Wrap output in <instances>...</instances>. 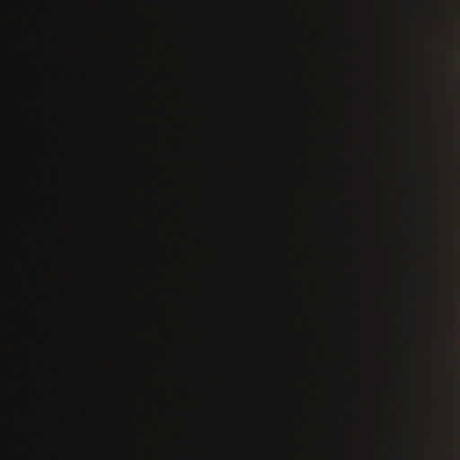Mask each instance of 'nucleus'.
Returning a JSON list of instances; mask_svg holds the SVG:
<instances>
[{"instance_id": "20e7f679", "label": "nucleus", "mask_w": 460, "mask_h": 460, "mask_svg": "<svg viewBox=\"0 0 460 460\" xmlns=\"http://www.w3.org/2000/svg\"><path fill=\"white\" fill-rule=\"evenodd\" d=\"M22 253L25 257V260L26 261H28V256H29V250H28V247L26 245H22Z\"/></svg>"}, {"instance_id": "f257e3e1", "label": "nucleus", "mask_w": 460, "mask_h": 460, "mask_svg": "<svg viewBox=\"0 0 460 460\" xmlns=\"http://www.w3.org/2000/svg\"><path fill=\"white\" fill-rule=\"evenodd\" d=\"M36 27L37 22L35 19L31 18L28 22L20 21L16 24L20 42L23 43L31 36V31Z\"/></svg>"}, {"instance_id": "f03ea898", "label": "nucleus", "mask_w": 460, "mask_h": 460, "mask_svg": "<svg viewBox=\"0 0 460 460\" xmlns=\"http://www.w3.org/2000/svg\"><path fill=\"white\" fill-rule=\"evenodd\" d=\"M20 58H21V63L22 65V67L26 68V70H31L32 66H31V64L29 62V52L26 50L21 51Z\"/></svg>"}, {"instance_id": "7ed1b4c3", "label": "nucleus", "mask_w": 460, "mask_h": 460, "mask_svg": "<svg viewBox=\"0 0 460 460\" xmlns=\"http://www.w3.org/2000/svg\"><path fill=\"white\" fill-rule=\"evenodd\" d=\"M23 360H24V365L26 367V375H28L29 374V372H28V349L25 347H23Z\"/></svg>"}]
</instances>
